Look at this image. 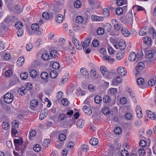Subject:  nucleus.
Returning a JSON list of instances; mask_svg holds the SVG:
<instances>
[{
  "mask_svg": "<svg viewBox=\"0 0 156 156\" xmlns=\"http://www.w3.org/2000/svg\"><path fill=\"white\" fill-rule=\"evenodd\" d=\"M32 85L30 83H28L27 84L26 89L25 87H21L18 89V92L20 95L23 96L27 93V90H30L32 89Z\"/></svg>",
  "mask_w": 156,
  "mask_h": 156,
  "instance_id": "f257e3e1",
  "label": "nucleus"
},
{
  "mask_svg": "<svg viewBox=\"0 0 156 156\" xmlns=\"http://www.w3.org/2000/svg\"><path fill=\"white\" fill-rule=\"evenodd\" d=\"M13 95L10 93H7L5 94L4 97V101L7 104L11 103L13 100Z\"/></svg>",
  "mask_w": 156,
  "mask_h": 156,
  "instance_id": "f03ea898",
  "label": "nucleus"
},
{
  "mask_svg": "<svg viewBox=\"0 0 156 156\" xmlns=\"http://www.w3.org/2000/svg\"><path fill=\"white\" fill-rule=\"evenodd\" d=\"M101 72L104 77L108 78L110 76L111 74L105 66H101L100 68Z\"/></svg>",
  "mask_w": 156,
  "mask_h": 156,
  "instance_id": "7ed1b4c3",
  "label": "nucleus"
},
{
  "mask_svg": "<svg viewBox=\"0 0 156 156\" xmlns=\"http://www.w3.org/2000/svg\"><path fill=\"white\" fill-rule=\"evenodd\" d=\"M32 29L37 34L40 35L41 34V32L40 31L39 29V26L36 23L32 24L31 26Z\"/></svg>",
  "mask_w": 156,
  "mask_h": 156,
  "instance_id": "20e7f679",
  "label": "nucleus"
},
{
  "mask_svg": "<svg viewBox=\"0 0 156 156\" xmlns=\"http://www.w3.org/2000/svg\"><path fill=\"white\" fill-rule=\"evenodd\" d=\"M114 47L116 49H120V50H124L126 47L125 43L123 41L120 42L118 44H115Z\"/></svg>",
  "mask_w": 156,
  "mask_h": 156,
  "instance_id": "39448f33",
  "label": "nucleus"
},
{
  "mask_svg": "<svg viewBox=\"0 0 156 156\" xmlns=\"http://www.w3.org/2000/svg\"><path fill=\"white\" fill-rule=\"evenodd\" d=\"M48 113V109L47 108H44L41 111L39 115V119L41 120L45 118Z\"/></svg>",
  "mask_w": 156,
  "mask_h": 156,
  "instance_id": "423d86ee",
  "label": "nucleus"
},
{
  "mask_svg": "<svg viewBox=\"0 0 156 156\" xmlns=\"http://www.w3.org/2000/svg\"><path fill=\"white\" fill-rule=\"evenodd\" d=\"M145 67V65L144 63L142 62H139L136 65L135 69L136 71V74L139 73V72L142 70Z\"/></svg>",
  "mask_w": 156,
  "mask_h": 156,
  "instance_id": "0eeeda50",
  "label": "nucleus"
},
{
  "mask_svg": "<svg viewBox=\"0 0 156 156\" xmlns=\"http://www.w3.org/2000/svg\"><path fill=\"white\" fill-rule=\"evenodd\" d=\"M90 42V40L89 38L86 39L84 41L81 42L82 46L84 50H86L87 48L89 47Z\"/></svg>",
  "mask_w": 156,
  "mask_h": 156,
  "instance_id": "6e6552de",
  "label": "nucleus"
},
{
  "mask_svg": "<svg viewBox=\"0 0 156 156\" xmlns=\"http://www.w3.org/2000/svg\"><path fill=\"white\" fill-rule=\"evenodd\" d=\"M14 143L15 146V150H18L19 149V147L23 143V140L21 139L20 140L17 139H14Z\"/></svg>",
  "mask_w": 156,
  "mask_h": 156,
  "instance_id": "1a4fd4ad",
  "label": "nucleus"
},
{
  "mask_svg": "<svg viewBox=\"0 0 156 156\" xmlns=\"http://www.w3.org/2000/svg\"><path fill=\"white\" fill-rule=\"evenodd\" d=\"M80 73L81 75L84 78H87L89 76V73L87 69L84 67L81 68L80 69Z\"/></svg>",
  "mask_w": 156,
  "mask_h": 156,
  "instance_id": "9d476101",
  "label": "nucleus"
},
{
  "mask_svg": "<svg viewBox=\"0 0 156 156\" xmlns=\"http://www.w3.org/2000/svg\"><path fill=\"white\" fill-rule=\"evenodd\" d=\"M73 41L76 48L79 50H81L82 49V46L79 41L76 38H73Z\"/></svg>",
  "mask_w": 156,
  "mask_h": 156,
  "instance_id": "9b49d317",
  "label": "nucleus"
},
{
  "mask_svg": "<svg viewBox=\"0 0 156 156\" xmlns=\"http://www.w3.org/2000/svg\"><path fill=\"white\" fill-rule=\"evenodd\" d=\"M117 70L118 73L122 76L126 74L127 72L126 69L122 67H119Z\"/></svg>",
  "mask_w": 156,
  "mask_h": 156,
  "instance_id": "f8f14e48",
  "label": "nucleus"
},
{
  "mask_svg": "<svg viewBox=\"0 0 156 156\" xmlns=\"http://www.w3.org/2000/svg\"><path fill=\"white\" fill-rule=\"evenodd\" d=\"M146 113L148 117L150 119L156 120V113L155 114L150 110H147Z\"/></svg>",
  "mask_w": 156,
  "mask_h": 156,
  "instance_id": "ddd939ff",
  "label": "nucleus"
},
{
  "mask_svg": "<svg viewBox=\"0 0 156 156\" xmlns=\"http://www.w3.org/2000/svg\"><path fill=\"white\" fill-rule=\"evenodd\" d=\"M136 111L138 118L140 119L142 117L143 115L141 108L139 105H137L136 106Z\"/></svg>",
  "mask_w": 156,
  "mask_h": 156,
  "instance_id": "4468645a",
  "label": "nucleus"
},
{
  "mask_svg": "<svg viewBox=\"0 0 156 156\" xmlns=\"http://www.w3.org/2000/svg\"><path fill=\"white\" fill-rule=\"evenodd\" d=\"M83 109L84 112L88 115H90L92 113V109L88 106H84Z\"/></svg>",
  "mask_w": 156,
  "mask_h": 156,
  "instance_id": "2eb2a0df",
  "label": "nucleus"
},
{
  "mask_svg": "<svg viewBox=\"0 0 156 156\" xmlns=\"http://www.w3.org/2000/svg\"><path fill=\"white\" fill-rule=\"evenodd\" d=\"M112 22L114 25V29L116 30H119L121 28L120 24L116 20L113 19L112 20Z\"/></svg>",
  "mask_w": 156,
  "mask_h": 156,
  "instance_id": "dca6fc26",
  "label": "nucleus"
},
{
  "mask_svg": "<svg viewBox=\"0 0 156 156\" xmlns=\"http://www.w3.org/2000/svg\"><path fill=\"white\" fill-rule=\"evenodd\" d=\"M91 18L93 21H102L104 20V18L102 16H99L97 15H93L92 16Z\"/></svg>",
  "mask_w": 156,
  "mask_h": 156,
  "instance_id": "f3484780",
  "label": "nucleus"
},
{
  "mask_svg": "<svg viewBox=\"0 0 156 156\" xmlns=\"http://www.w3.org/2000/svg\"><path fill=\"white\" fill-rule=\"evenodd\" d=\"M125 52V50H119L116 55V59L118 60H121L122 58L124 55V52Z\"/></svg>",
  "mask_w": 156,
  "mask_h": 156,
  "instance_id": "a211bd4d",
  "label": "nucleus"
},
{
  "mask_svg": "<svg viewBox=\"0 0 156 156\" xmlns=\"http://www.w3.org/2000/svg\"><path fill=\"white\" fill-rule=\"evenodd\" d=\"M136 57V55L134 52H131L129 56V60L131 62L134 61Z\"/></svg>",
  "mask_w": 156,
  "mask_h": 156,
  "instance_id": "6ab92c4d",
  "label": "nucleus"
},
{
  "mask_svg": "<svg viewBox=\"0 0 156 156\" xmlns=\"http://www.w3.org/2000/svg\"><path fill=\"white\" fill-rule=\"evenodd\" d=\"M126 6L123 7L122 8L118 7L115 10V12L116 14L119 15L122 14L123 11V9H125L126 8Z\"/></svg>",
  "mask_w": 156,
  "mask_h": 156,
  "instance_id": "aec40b11",
  "label": "nucleus"
},
{
  "mask_svg": "<svg viewBox=\"0 0 156 156\" xmlns=\"http://www.w3.org/2000/svg\"><path fill=\"white\" fill-rule=\"evenodd\" d=\"M121 32L122 34L125 37H128L129 35V32L125 27H123L122 29Z\"/></svg>",
  "mask_w": 156,
  "mask_h": 156,
  "instance_id": "412c9836",
  "label": "nucleus"
},
{
  "mask_svg": "<svg viewBox=\"0 0 156 156\" xmlns=\"http://www.w3.org/2000/svg\"><path fill=\"white\" fill-rule=\"evenodd\" d=\"M27 145V144H21L20 147H19V150H16L18 151H20L22 153V154H23L24 151L26 150Z\"/></svg>",
  "mask_w": 156,
  "mask_h": 156,
  "instance_id": "4be33fe9",
  "label": "nucleus"
},
{
  "mask_svg": "<svg viewBox=\"0 0 156 156\" xmlns=\"http://www.w3.org/2000/svg\"><path fill=\"white\" fill-rule=\"evenodd\" d=\"M98 143V140L96 138H91L90 140V143L92 145H97Z\"/></svg>",
  "mask_w": 156,
  "mask_h": 156,
  "instance_id": "5701e85b",
  "label": "nucleus"
},
{
  "mask_svg": "<svg viewBox=\"0 0 156 156\" xmlns=\"http://www.w3.org/2000/svg\"><path fill=\"white\" fill-rule=\"evenodd\" d=\"M63 19V17L62 15L59 14H58L56 17V21L58 23H61Z\"/></svg>",
  "mask_w": 156,
  "mask_h": 156,
  "instance_id": "b1692460",
  "label": "nucleus"
},
{
  "mask_svg": "<svg viewBox=\"0 0 156 156\" xmlns=\"http://www.w3.org/2000/svg\"><path fill=\"white\" fill-rule=\"evenodd\" d=\"M25 61L24 58L23 56H21L20 57L17 62V64L20 66L22 65L24 63Z\"/></svg>",
  "mask_w": 156,
  "mask_h": 156,
  "instance_id": "393cba45",
  "label": "nucleus"
},
{
  "mask_svg": "<svg viewBox=\"0 0 156 156\" xmlns=\"http://www.w3.org/2000/svg\"><path fill=\"white\" fill-rule=\"evenodd\" d=\"M84 121L82 119H80L77 121L76 123V126L77 127L81 128L84 125Z\"/></svg>",
  "mask_w": 156,
  "mask_h": 156,
  "instance_id": "a878e982",
  "label": "nucleus"
},
{
  "mask_svg": "<svg viewBox=\"0 0 156 156\" xmlns=\"http://www.w3.org/2000/svg\"><path fill=\"white\" fill-rule=\"evenodd\" d=\"M19 82V80L17 77H15L10 81V84L12 86H13Z\"/></svg>",
  "mask_w": 156,
  "mask_h": 156,
  "instance_id": "bb28decb",
  "label": "nucleus"
},
{
  "mask_svg": "<svg viewBox=\"0 0 156 156\" xmlns=\"http://www.w3.org/2000/svg\"><path fill=\"white\" fill-rule=\"evenodd\" d=\"M103 58L105 61L110 63H112L114 61V59L110 57L108 55H105L103 56Z\"/></svg>",
  "mask_w": 156,
  "mask_h": 156,
  "instance_id": "cd10ccee",
  "label": "nucleus"
},
{
  "mask_svg": "<svg viewBox=\"0 0 156 156\" xmlns=\"http://www.w3.org/2000/svg\"><path fill=\"white\" fill-rule=\"evenodd\" d=\"M143 43L146 45H149L151 43V39L148 37H144Z\"/></svg>",
  "mask_w": 156,
  "mask_h": 156,
  "instance_id": "c85d7f7f",
  "label": "nucleus"
},
{
  "mask_svg": "<svg viewBox=\"0 0 156 156\" xmlns=\"http://www.w3.org/2000/svg\"><path fill=\"white\" fill-rule=\"evenodd\" d=\"M36 131L34 130H31L30 132V135L29 136L30 140H32V138L36 136Z\"/></svg>",
  "mask_w": 156,
  "mask_h": 156,
  "instance_id": "c756f323",
  "label": "nucleus"
},
{
  "mask_svg": "<svg viewBox=\"0 0 156 156\" xmlns=\"http://www.w3.org/2000/svg\"><path fill=\"white\" fill-rule=\"evenodd\" d=\"M146 27H143L140 29L139 32V34L140 36H144L145 35L147 32Z\"/></svg>",
  "mask_w": 156,
  "mask_h": 156,
  "instance_id": "7c9ffc66",
  "label": "nucleus"
},
{
  "mask_svg": "<svg viewBox=\"0 0 156 156\" xmlns=\"http://www.w3.org/2000/svg\"><path fill=\"white\" fill-rule=\"evenodd\" d=\"M2 127L4 129L7 130L10 128L9 123L6 122H3L2 124Z\"/></svg>",
  "mask_w": 156,
  "mask_h": 156,
  "instance_id": "2f4dec72",
  "label": "nucleus"
},
{
  "mask_svg": "<svg viewBox=\"0 0 156 156\" xmlns=\"http://www.w3.org/2000/svg\"><path fill=\"white\" fill-rule=\"evenodd\" d=\"M95 102L97 104L100 103L102 100V98L98 95H97L94 98Z\"/></svg>",
  "mask_w": 156,
  "mask_h": 156,
  "instance_id": "473e14b6",
  "label": "nucleus"
},
{
  "mask_svg": "<svg viewBox=\"0 0 156 156\" xmlns=\"http://www.w3.org/2000/svg\"><path fill=\"white\" fill-rule=\"evenodd\" d=\"M146 55L147 58H151L153 56V52L151 50L148 51L146 53Z\"/></svg>",
  "mask_w": 156,
  "mask_h": 156,
  "instance_id": "72a5a7b5",
  "label": "nucleus"
},
{
  "mask_svg": "<svg viewBox=\"0 0 156 156\" xmlns=\"http://www.w3.org/2000/svg\"><path fill=\"white\" fill-rule=\"evenodd\" d=\"M50 140L49 139H45L43 142V144L45 147H48V145L50 144Z\"/></svg>",
  "mask_w": 156,
  "mask_h": 156,
  "instance_id": "f704fd0d",
  "label": "nucleus"
},
{
  "mask_svg": "<svg viewBox=\"0 0 156 156\" xmlns=\"http://www.w3.org/2000/svg\"><path fill=\"white\" fill-rule=\"evenodd\" d=\"M41 58L44 61H47L49 58V55L48 53H44L41 55Z\"/></svg>",
  "mask_w": 156,
  "mask_h": 156,
  "instance_id": "c9c22d12",
  "label": "nucleus"
},
{
  "mask_svg": "<svg viewBox=\"0 0 156 156\" xmlns=\"http://www.w3.org/2000/svg\"><path fill=\"white\" fill-rule=\"evenodd\" d=\"M41 76L42 79L46 80L48 79V74L46 72H43L41 73Z\"/></svg>",
  "mask_w": 156,
  "mask_h": 156,
  "instance_id": "e433bc0d",
  "label": "nucleus"
},
{
  "mask_svg": "<svg viewBox=\"0 0 156 156\" xmlns=\"http://www.w3.org/2000/svg\"><path fill=\"white\" fill-rule=\"evenodd\" d=\"M82 3L79 0H77L74 3V7L76 8H79L81 5Z\"/></svg>",
  "mask_w": 156,
  "mask_h": 156,
  "instance_id": "4c0bfd02",
  "label": "nucleus"
},
{
  "mask_svg": "<svg viewBox=\"0 0 156 156\" xmlns=\"http://www.w3.org/2000/svg\"><path fill=\"white\" fill-rule=\"evenodd\" d=\"M30 75L32 78H34L37 75V72L35 70H31L30 72Z\"/></svg>",
  "mask_w": 156,
  "mask_h": 156,
  "instance_id": "58836bf2",
  "label": "nucleus"
},
{
  "mask_svg": "<svg viewBox=\"0 0 156 156\" xmlns=\"http://www.w3.org/2000/svg\"><path fill=\"white\" fill-rule=\"evenodd\" d=\"M57 72L55 70L51 71L50 73V75L52 78H55L57 76Z\"/></svg>",
  "mask_w": 156,
  "mask_h": 156,
  "instance_id": "ea45409f",
  "label": "nucleus"
},
{
  "mask_svg": "<svg viewBox=\"0 0 156 156\" xmlns=\"http://www.w3.org/2000/svg\"><path fill=\"white\" fill-rule=\"evenodd\" d=\"M38 101L37 100L34 99L31 101L30 105L33 107H35L38 105Z\"/></svg>",
  "mask_w": 156,
  "mask_h": 156,
  "instance_id": "a19ab883",
  "label": "nucleus"
},
{
  "mask_svg": "<svg viewBox=\"0 0 156 156\" xmlns=\"http://www.w3.org/2000/svg\"><path fill=\"white\" fill-rule=\"evenodd\" d=\"M15 10L17 14H20L23 11V9L21 8L20 6L17 5L15 7Z\"/></svg>",
  "mask_w": 156,
  "mask_h": 156,
  "instance_id": "79ce46f5",
  "label": "nucleus"
},
{
  "mask_svg": "<svg viewBox=\"0 0 156 156\" xmlns=\"http://www.w3.org/2000/svg\"><path fill=\"white\" fill-rule=\"evenodd\" d=\"M125 118L128 120H132L133 118V115L130 113H127L125 114Z\"/></svg>",
  "mask_w": 156,
  "mask_h": 156,
  "instance_id": "37998d69",
  "label": "nucleus"
},
{
  "mask_svg": "<svg viewBox=\"0 0 156 156\" xmlns=\"http://www.w3.org/2000/svg\"><path fill=\"white\" fill-rule=\"evenodd\" d=\"M103 14L105 17H108L109 15V12L108 9L105 8L103 10Z\"/></svg>",
  "mask_w": 156,
  "mask_h": 156,
  "instance_id": "c03bdc74",
  "label": "nucleus"
},
{
  "mask_svg": "<svg viewBox=\"0 0 156 156\" xmlns=\"http://www.w3.org/2000/svg\"><path fill=\"white\" fill-rule=\"evenodd\" d=\"M23 25L21 22L19 21L15 23V26L18 29H22L23 27Z\"/></svg>",
  "mask_w": 156,
  "mask_h": 156,
  "instance_id": "a18cd8bd",
  "label": "nucleus"
},
{
  "mask_svg": "<svg viewBox=\"0 0 156 156\" xmlns=\"http://www.w3.org/2000/svg\"><path fill=\"white\" fill-rule=\"evenodd\" d=\"M137 82L139 85H142L144 83V80L143 78L140 77L137 79Z\"/></svg>",
  "mask_w": 156,
  "mask_h": 156,
  "instance_id": "49530a36",
  "label": "nucleus"
},
{
  "mask_svg": "<svg viewBox=\"0 0 156 156\" xmlns=\"http://www.w3.org/2000/svg\"><path fill=\"white\" fill-rule=\"evenodd\" d=\"M114 131L115 134L119 135L121 133L122 130L120 127H117L115 128Z\"/></svg>",
  "mask_w": 156,
  "mask_h": 156,
  "instance_id": "de8ad7c7",
  "label": "nucleus"
},
{
  "mask_svg": "<svg viewBox=\"0 0 156 156\" xmlns=\"http://www.w3.org/2000/svg\"><path fill=\"white\" fill-rule=\"evenodd\" d=\"M19 122L17 120H14L12 122V126L13 128H18L19 125Z\"/></svg>",
  "mask_w": 156,
  "mask_h": 156,
  "instance_id": "09e8293b",
  "label": "nucleus"
},
{
  "mask_svg": "<svg viewBox=\"0 0 156 156\" xmlns=\"http://www.w3.org/2000/svg\"><path fill=\"white\" fill-rule=\"evenodd\" d=\"M34 150L36 152H39L41 149V146L39 144L35 145L34 146Z\"/></svg>",
  "mask_w": 156,
  "mask_h": 156,
  "instance_id": "8fccbe9b",
  "label": "nucleus"
},
{
  "mask_svg": "<svg viewBox=\"0 0 156 156\" xmlns=\"http://www.w3.org/2000/svg\"><path fill=\"white\" fill-rule=\"evenodd\" d=\"M97 34L100 35H102L104 32V29L102 27H99L97 30Z\"/></svg>",
  "mask_w": 156,
  "mask_h": 156,
  "instance_id": "3c124183",
  "label": "nucleus"
},
{
  "mask_svg": "<svg viewBox=\"0 0 156 156\" xmlns=\"http://www.w3.org/2000/svg\"><path fill=\"white\" fill-rule=\"evenodd\" d=\"M138 152L140 156H143L145 155L146 151L144 149L140 148L138 150Z\"/></svg>",
  "mask_w": 156,
  "mask_h": 156,
  "instance_id": "603ef678",
  "label": "nucleus"
},
{
  "mask_svg": "<svg viewBox=\"0 0 156 156\" xmlns=\"http://www.w3.org/2000/svg\"><path fill=\"white\" fill-rule=\"evenodd\" d=\"M111 99L110 97L108 96H105L103 98V102L106 103H109Z\"/></svg>",
  "mask_w": 156,
  "mask_h": 156,
  "instance_id": "864d4df0",
  "label": "nucleus"
},
{
  "mask_svg": "<svg viewBox=\"0 0 156 156\" xmlns=\"http://www.w3.org/2000/svg\"><path fill=\"white\" fill-rule=\"evenodd\" d=\"M33 44L31 43H29L26 46V49L28 51H30L33 47Z\"/></svg>",
  "mask_w": 156,
  "mask_h": 156,
  "instance_id": "5fc2aeb1",
  "label": "nucleus"
},
{
  "mask_svg": "<svg viewBox=\"0 0 156 156\" xmlns=\"http://www.w3.org/2000/svg\"><path fill=\"white\" fill-rule=\"evenodd\" d=\"M28 75L27 73H21L20 75V78L23 80H26L28 77Z\"/></svg>",
  "mask_w": 156,
  "mask_h": 156,
  "instance_id": "6e6d98bb",
  "label": "nucleus"
},
{
  "mask_svg": "<svg viewBox=\"0 0 156 156\" xmlns=\"http://www.w3.org/2000/svg\"><path fill=\"white\" fill-rule=\"evenodd\" d=\"M52 66L53 69H57L59 68L60 65L58 62H55L53 63Z\"/></svg>",
  "mask_w": 156,
  "mask_h": 156,
  "instance_id": "4d7b16f0",
  "label": "nucleus"
},
{
  "mask_svg": "<svg viewBox=\"0 0 156 156\" xmlns=\"http://www.w3.org/2000/svg\"><path fill=\"white\" fill-rule=\"evenodd\" d=\"M83 20V18L81 16H78L76 17V21L78 23H81Z\"/></svg>",
  "mask_w": 156,
  "mask_h": 156,
  "instance_id": "13d9d810",
  "label": "nucleus"
},
{
  "mask_svg": "<svg viewBox=\"0 0 156 156\" xmlns=\"http://www.w3.org/2000/svg\"><path fill=\"white\" fill-rule=\"evenodd\" d=\"M50 15L49 13L47 12H44L42 14V17L43 18L48 20L50 18Z\"/></svg>",
  "mask_w": 156,
  "mask_h": 156,
  "instance_id": "bf43d9fd",
  "label": "nucleus"
},
{
  "mask_svg": "<svg viewBox=\"0 0 156 156\" xmlns=\"http://www.w3.org/2000/svg\"><path fill=\"white\" fill-rule=\"evenodd\" d=\"M64 60L67 64H70L72 62L71 58L67 55L65 56Z\"/></svg>",
  "mask_w": 156,
  "mask_h": 156,
  "instance_id": "052dcab7",
  "label": "nucleus"
},
{
  "mask_svg": "<svg viewBox=\"0 0 156 156\" xmlns=\"http://www.w3.org/2000/svg\"><path fill=\"white\" fill-rule=\"evenodd\" d=\"M42 43V40L41 38H38L35 43V46L37 47L39 46Z\"/></svg>",
  "mask_w": 156,
  "mask_h": 156,
  "instance_id": "680f3d73",
  "label": "nucleus"
},
{
  "mask_svg": "<svg viewBox=\"0 0 156 156\" xmlns=\"http://www.w3.org/2000/svg\"><path fill=\"white\" fill-rule=\"evenodd\" d=\"M88 89L90 91H93L96 89V87L93 84H90L88 86Z\"/></svg>",
  "mask_w": 156,
  "mask_h": 156,
  "instance_id": "e2e57ef3",
  "label": "nucleus"
},
{
  "mask_svg": "<svg viewBox=\"0 0 156 156\" xmlns=\"http://www.w3.org/2000/svg\"><path fill=\"white\" fill-rule=\"evenodd\" d=\"M63 93L60 91L57 92V98L58 100H60L63 97Z\"/></svg>",
  "mask_w": 156,
  "mask_h": 156,
  "instance_id": "0e129e2a",
  "label": "nucleus"
},
{
  "mask_svg": "<svg viewBox=\"0 0 156 156\" xmlns=\"http://www.w3.org/2000/svg\"><path fill=\"white\" fill-rule=\"evenodd\" d=\"M66 135L62 133L59 134L58 137V139L61 141H63L66 139Z\"/></svg>",
  "mask_w": 156,
  "mask_h": 156,
  "instance_id": "69168bd1",
  "label": "nucleus"
},
{
  "mask_svg": "<svg viewBox=\"0 0 156 156\" xmlns=\"http://www.w3.org/2000/svg\"><path fill=\"white\" fill-rule=\"evenodd\" d=\"M139 144L141 147H145L147 146V142L145 140H142L140 142Z\"/></svg>",
  "mask_w": 156,
  "mask_h": 156,
  "instance_id": "338daca9",
  "label": "nucleus"
},
{
  "mask_svg": "<svg viewBox=\"0 0 156 156\" xmlns=\"http://www.w3.org/2000/svg\"><path fill=\"white\" fill-rule=\"evenodd\" d=\"M121 154L122 156H128L129 155V153L127 151L124 150L121 151Z\"/></svg>",
  "mask_w": 156,
  "mask_h": 156,
  "instance_id": "774afa93",
  "label": "nucleus"
}]
</instances>
